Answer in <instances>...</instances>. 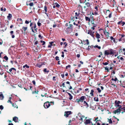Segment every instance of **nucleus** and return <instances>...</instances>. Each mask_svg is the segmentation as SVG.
Instances as JSON below:
<instances>
[{"label": "nucleus", "mask_w": 125, "mask_h": 125, "mask_svg": "<svg viewBox=\"0 0 125 125\" xmlns=\"http://www.w3.org/2000/svg\"><path fill=\"white\" fill-rule=\"evenodd\" d=\"M114 53V51L113 50L111 49L105 51L104 53L105 55H113Z\"/></svg>", "instance_id": "1"}, {"label": "nucleus", "mask_w": 125, "mask_h": 125, "mask_svg": "<svg viewBox=\"0 0 125 125\" xmlns=\"http://www.w3.org/2000/svg\"><path fill=\"white\" fill-rule=\"evenodd\" d=\"M85 98V96H82L79 99H77L76 100V102H77L79 104L80 102H82L83 101Z\"/></svg>", "instance_id": "2"}, {"label": "nucleus", "mask_w": 125, "mask_h": 125, "mask_svg": "<svg viewBox=\"0 0 125 125\" xmlns=\"http://www.w3.org/2000/svg\"><path fill=\"white\" fill-rule=\"evenodd\" d=\"M121 102L119 101L116 100L115 102V105L116 107H118L119 109H121V106L119 105L120 104Z\"/></svg>", "instance_id": "3"}, {"label": "nucleus", "mask_w": 125, "mask_h": 125, "mask_svg": "<svg viewBox=\"0 0 125 125\" xmlns=\"http://www.w3.org/2000/svg\"><path fill=\"white\" fill-rule=\"evenodd\" d=\"M120 37V39H119V41H122L124 43L125 41V40L124 37L125 35L124 34H120L119 35Z\"/></svg>", "instance_id": "4"}, {"label": "nucleus", "mask_w": 125, "mask_h": 125, "mask_svg": "<svg viewBox=\"0 0 125 125\" xmlns=\"http://www.w3.org/2000/svg\"><path fill=\"white\" fill-rule=\"evenodd\" d=\"M94 31L92 30H89L88 31L87 33L90 34L92 37L94 38Z\"/></svg>", "instance_id": "5"}, {"label": "nucleus", "mask_w": 125, "mask_h": 125, "mask_svg": "<svg viewBox=\"0 0 125 125\" xmlns=\"http://www.w3.org/2000/svg\"><path fill=\"white\" fill-rule=\"evenodd\" d=\"M78 119L80 120H81L82 122H83V119L84 118V116L80 113H78Z\"/></svg>", "instance_id": "6"}, {"label": "nucleus", "mask_w": 125, "mask_h": 125, "mask_svg": "<svg viewBox=\"0 0 125 125\" xmlns=\"http://www.w3.org/2000/svg\"><path fill=\"white\" fill-rule=\"evenodd\" d=\"M91 119H87L85 121H84V123L85 124V125H91L90 124L91 123H92L91 121L90 120ZM93 124H92V125Z\"/></svg>", "instance_id": "7"}, {"label": "nucleus", "mask_w": 125, "mask_h": 125, "mask_svg": "<svg viewBox=\"0 0 125 125\" xmlns=\"http://www.w3.org/2000/svg\"><path fill=\"white\" fill-rule=\"evenodd\" d=\"M30 26L31 27H32L33 29L34 28V29L35 31V32H37V29L36 28V25L35 23H32L31 22L30 23Z\"/></svg>", "instance_id": "8"}, {"label": "nucleus", "mask_w": 125, "mask_h": 125, "mask_svg": "<svg viewBox=\"0 0 125 125\" xmlns=\"http://www.w3.org/2000/svg\"><path fill=\"white\" fill-rule=\"evenodd\" d=\"M50 106V104L48 102H45L44 104V106L45 108H48Z\"/></svg>", "instance_id": "9"}, {"label": "nucleus", "mask_w": 125, "mask_h": 125, "mask_svg": "<svg viewBox=\"0 0 125 125\" xmlns=\"http://www.w3.org/2000/svg\"><path fill=\"white\" fill-rule=\"evenodd\" d=\"M72 112L71 111H68L65 112L64 116L67 117L69 115L72 114Z\"/></svg>", "instance_id": "10"}, {"label": "nucleus", "mask_w": 125, "mask_h": 125, "mask_svg": "<svg viewBox=\"0 0 125 125\" xmlns=\"http://www.w3.org/2000/svg\"><path fill=\"white\" fill-rule=\"evenodd\" d=\"M117 24L123 26L125 24V22L121 21L118 22L117 23Z\"/></svg>", "instance_id": "11"}, {"label": "nucleus", "mask_w": 125, "mask_h": 125, "mask_svg": "<svg viewBox=\"0 0 125 125\" xmlns=\"http://www.w3.org/2000/svg\"><path fill=\"white\" fill-rule=\"evenodd\" d=\"M4 98V96L3 95L2 93V92L0 93V100H2Z\"/></svg>", "instance_id": "12"}, {"label": "nucleus", "mask_w": 125, "mask_h": 125, "mask_svg": "<svg viewBox=\"0 0 125 125\" xmlns=\"http://www.w3.org/2000/svg\"><path fill=\"white\" fill-rule=\"evenodd\" d=\"M72 28H71L68 27L66 29V32L67 33H69L71 31H72Z\"/></svg>", "instance_id": "13"}, {"label": "nucleus", "mask_w": 125, "mask_h": 125, "mask_svg": "<svg viewBox=\"0 0 125 125\" xmlns=\"http://www.w3.org/2000/svg\"><path fill=\"white\" fill-rule=\"evenodd\" d=\"M121 111V109L118 108V109L116 110H115L113 111V113L115 114H116L117 113L120 112Z\"/></svg>", "instance_id": "14"}, {"label": "nucleus", "mask_w": 125, "mask_h": 125, "mask_svg": "<svg viewBox=\"0 0 125 125\" xmlns=\"http://www.w3.org/2000/svg\"><path fill=\"white\" fill-rule=\"evenodd\" d=\"M13 120L16 123L18 122V118L17 117H14L13 118Z\"/></svg>", "instance_id": "15"}, {"label": "nucleus", "mask_w": 125, "mask_h": 125, "mask_svg": "<svg viewBox=\"0 0 125 125\" xmlns=\"http://www.w3.org/2000/svg\"><path fill=\"white\" fill-rule=\"evenodd\" d=\"M10 72H16V69L13 68H12L10 69L9 70Z\"/></svg>", "instance_id": "16"}, {"label": "nucleus", "mask_w": 125, "mask_h": 125, "mask_svg": "<svg viewBox=\"0 0 125 125\" xmlns=\"http://www.w3.org/2000/svg\"><path fill=\"white\" fill-rule=\"evenodd\" d=\"M83 104L84 106H85L86 108H87L89 107V105L85 101H84L83 102Z\"/></svg>", "instance_id": "17"}, {"label": "nucleus", "mask_w": 125, "mask_h": 125, "mask_svg": "<svg viewBox=\"0 0 125 125\" xmlns=\"http://www.w3.org/2000/svg\"><path fill=\"white\" fill-rule=\"evenodd\" d=\"M67 93L69 95V99L70 100H71V99H72L73 98V97L72 96L71 94L68 93Z\"/></svg>", "instance_id": "18"}, {"label": "nucleus", "mask_w": 125, "mask_h": 125, "mask_svg": "<svg viewBox=\"0 0 125 125\" xmlns=\"http://www.w3.org/2000/svg\"><path fill=\"white\" fill-rule=\"evenodd\" d=\"M12 17V15L11 14L9 13L8 15L7 16V18L9 20H10Z\"/></svg>", "instance_id": "19"}, {"label": "nucleus", "mask_w": 125, "mask_h": 125, "mask_svg": "<svg viewBox=\"0 0 125 125\" xmlns=\"http://www.w3.org/2000/svg\"><path fill=\"white\" fill-rule=\"evenodd\" d=\"M96 37L97 39H98L100 38V36L98 33H96Z\"/></svg>", "instance_id": "20"}, {"label": "nucleus", "mask_w": 125, "mask_h": 125, "mask_svg": "<svg viewBox=\"0 0 125 125\" xmlns=\"http://www.w3.org/2000/svg\"><path fill=\"white\" fill-rule=\"evenodd\" d=\"M105 34L106 35V37L108 38L109 37V33L108 32H105Z\"/></svg>", "instance_id": "21"}, {"label": "nucleus", "mask_w": 125, "mask_h": 125, "mask_svg": "<svg viewBox=\"0 0 125 125\" xmlns=\"http://www.w3.org/2000/svg\"><path fill=\"white\" fill-rule=\"evenodd\" d=\"M94 92V91L93 90V89L91 90V93H90V94H91V96H93V95H94L93 93Z\"/></svg>", "instance_id": "22"}, {"label": "nucleus", "mask_w": 125, "mask_h": 125, "mask_svg": "<svg viewBox=\"0 0 125 125\" xmlns=\"http://www.w3.org/2000/svg\"><path fill=\"white\" fill-rule=\"evenodd\" d=\"M27 27H23L22 28V29L24 31H25L26 30H27Z\"/></svg>", "instance_id": "23"}, {"label": "nucleus", "mask_w": 125, "mask_h": 125, "mask_svg": "<svg viewBox=\"0 0 125 125\" xmlns=\"http://www.w3.org/2000/svg\"><path fill=\"white\" fill-rule=\"evenodd\" d=\"M6 10V9L5 8H4L3 7L1 8V11H5Z\"/></svg>", "instance_id": "24"}, {"label": "nucleus", "mask_w": 125, "mask_h": 125, "mask_svg": "<svg viewBox=\"0 0 125 125\" xmlns=\"http://www.w3.org/2000/svg\"><path fill=\"white\" fill-rule=\"evenodd\" d=\"M108 122H109V123L110 124H112V121L111 119H108Z\"/></svg>", "instance_id": "25"}, {"label": "nucleus", "mask_w": 125, "mask_h": 125, "mask_svg": "<svg viewBox=\"0 0 125 125\" xmlns=\"http://www.w3.org/2000/svg\"><path fill=\"white\" fill-rule=\"evenodd\" d=\"M1 71L0 72V74L1 75H2L4 73V71H3L1 69Z\"/></svg>", "instance_id": "26"}, {"label": "nucleus", "mask_w": 125, "mask_h": 125, "mask_svg": "<svg viewBox=\"0 0 125 125\" xmlns=\"http://www.w3.org/2000/svg\"><path fill=\"white\" fill-rule=\"evenodd\" d=\"M100 121V120H97V121L96 122V123L97 124V125H100V124L98 122H99Z\"/></svg>", "instance_id": "27"}, {"label": "nucleus", "mask_w": 125, "mask_h": 125, "mask_svg": "<svg viewBox=\"0 0 125 125\" xmlns=\"http://www.w3.org/2000/svg\"><path fill=\"white\" fill-rule=\"evenodd\" d=\"M85 18L86 21H90V19L88 17H86Z\"/></svg>", "instance_id": "28"}, {"label": "nucleus", "mask_w": 125, "mask_h": 125, "mask_svg": "<svg viewBox=\"0 0 125 125\" xmlns=\"http://www.w3.org/2000/svg\"><path fill=\"white\" fill-rule=\"evenodd\" d=\"M31 20L29 21H29H28L26 20L25 21V23H26V24H29V22H31Z\"/></svg>", "instance_id": "29"}, {"label": "nucleus", "mask_w": 125, "mask_h": 125, "mask_svg": "<svg viewBox=\"0 0 125 125\" xmlns=\"http://www.w3.org/2000/svg\"><path fill=\"white\" fill-rule=\"evenodd\" d=\"M94 100L95 101H97V102H98L99 101L98 98H96L95 97L94 98Z\"/></svg>", "instance_id": "30"}, {"label": "nucleus", "mask_w": 125, "mask_h": 125, "mask_svg": "<svg viewBox=\"0 0 125 125\" xmlns=\"http://www.w3.org/2000/svg\"><path fill=\"white\" fill-rule=\"evenodd\" d=\"M85 5L87 6L88 7L90 6V4L88 2L85 3Z\"/></svg>", "instance_id": "31"}, {"label": "nucleus", "mask_w": 125, "mask_h": 125, "mask_svg": "<svg viewBox=\"0 0 125 125\" xmlns=\"http://www.w3.org/2000/svg\"><path fill=\"white\" fill-rule=\"evenodd\" d=\"M4 59L7 61L8 59V58L6 56H5L4 57Z\"/></svg>", "instance_id": "32"}, {"label": "nucleus", "mask_w": 125, "mask_h": 125, "mask_svg": "<svg viewBox=\"0 0 125 125\" xmlns=\"http://www.w3.org/2000/svg\"><path fill=\"white\" fill-rule=\"evenodd\" d=\"M4 108V107L2 105H1L0 106V109L1 110H2Z\"/></svg>", "instance_id": "33"}, {"label": "nucleus", "mask_w": 125, "mask_h": 125, "mask_svg": "<svg viewBox=\"0 0 125 125\" xmlns=\"http://www.w3.org/2000/svg\"><path fill=\"white\" fill-rule=\"evenodd\" d=\"M97 90L98 91L99 93H100L101 92V90L99 88H98L97 89Z\"/></svg>", "instance_id": "34"}, {"label": "nucleus", "mask_w": 125, "mask_h": 125, "mask_svg": "<svg viewBox=\"0 0 125 125\" xmlns=\"http://www.w3.org/2000/svg\"><path fill=\"white\" fill-rule=\"evenodd\" d=\"M44 9L45 12H47V8L46 6H45L44 7Z\"/></svg>", "instance_id": "35"}, {"label": "nucleus", "mask_w": 125, "mask_h": 125, "mask_svg": "<svg viewBox=\"0 0 125 125\" xmlns=\"http://www.w3.org/2000/svg\"><path fill=\"white\" fill-rule=\"evenodd\" d=\"M18 21H21V23H22V21L21 19V18H19L18 19Z\"/></svg>", "instance_id": "36"}, {"label": "nucleus", "mask_w": 125, "mask_h": 125, "mask_svg": "<svg viewBox=\"0 0 125 125\" xmlns=\"http://www.w3.org/2000/svg\"><path fill=\"white\" fill-rule=\"evenodd\" d=\"M3 42L2 41V40L0 38V45H1L2 44Z\"/></svg>", "instance_id": "37"}, {"label": "nucleus", "mask_w": 125, "mask_h": 125, "mask_svg": "<svg viewBox=\"0 0 125 125\" xmlns=\"http://www.w3.org/2000/svg\"><path fill=\"white\" fill-rule=\"evenodd\" d=\"M55 59L57 61L59 60V57L57 56L56 57Z\"/></svg>", "instance_id": "38"}, {"label": "nucleus", "mask_w": 125, "mask_h": 125, "mask_svg": "<svg viewBox=\"0 0 125 125\" xmlns=\"http://www.w3.org/2000/svg\"><path fill=\"white\" fill-rule=\"evenodd\" d=\"M41 43H42V45H44L45 44V42L44 41H41Z\"/></svg>", "instance_id": "39"}, {"label": "nucleus", "mask_w": 125, "mask_h": 125, "mask_svg": "<svg viewBox=\"0 0 125 125\" xmlns=\"http://www.w3.org/2000/svg\"><path fill=\"white\" fill-rule=\"evenodd\" d=\"M122 109L124 111V112H125V107H123L122 108L121 107V110Z\"/></svg>", "instance_id": "40"}, {"label": "nucleus", "mask_w": 125, "mask_h": 125, "mask_svg": "<svg viewBox=\"0 0 125 125\" xmlns=\"http://www.w3.org/2000/svg\"><path fill=\"white\" fill-rule=\"evenodd\" d=\"M55 4H56V6L58 7V8H59V7H60V5L58 4V3H55Z\"/></svg>", "instance_id": "41"}, {"label": "nucleus", "mask_w": 125, "mask_h": 125, "mask_svg": "<svg viewBox=\"0 0 125 125\" xmlns=\"http://www.w3.org/2000/svg\"><path fill=\"white\" fill-rule=\"evenodd\" d=\"M31 30L33 32H35L34 31L33 28L32 27H31Z\"/></svg>", "instance_id": "42"}, {"label": "nucleus", "mask_w": 125, "mask_h": 125, "mask_svg": "<svg viewBox=\"0 0 125 125\" xmlns=\"http://www.w3.org/2000/svg\"><path fill=\"white\" fill-rule=\"evenodd\" d=\"M44 72H49V71H47V69L46 68H45L44 69Z\"/></svg>", "instance_id": "43"}, {"label": "nucleus", "mask_w": 125, "mask_h": 125, "mask_svg": "<svg viewBox=\"0 0 125 125\" xmlns=\"http://www.w3.org/2000/svg\"><path fill=\"white\" fill-rule=\"evenodd\" d=\"M11 104H12V106H13V107H16V105L14 104L13 103H12Z\"/></svg>", "instance_id": "44"}, {"label": "nucleus", "mask_w": 125, "mask_h": 125, "mask_svg": "<svg viewBox=\"0 0 125 125\" xmlns=\"http://www.w3.org/2000/svg\"><path fill=\"white\" fill-rule=\"evenodd\" d=\"M108 64V63L107 62H105L104 63H103V64L104 65H107Z\"/></svg>", "instance_id": "45"}, {"label": "nucleus", "mask_w": 125, "mask_h": 125, "mask_svg": "<svg viewBox=\"0 0 125 125\" xmlns=\"http://www.w3.org/2000/svg\"><path fill=\"white\" fill-rule=\"evenodd\" d=\"M33 3H30V4H29V5L30 6H33Z\"/></svg>", "instance_id": "46"}, {"label": "nucleus", "mask_w": 125, "mask_h": 125, "mask_svg": "<svg viewBox=\"0 0 125 125\" xmlns=\"http://www.w3.org/2000/svg\"><path fill=\"white\" fill-rule=\"evenodd\" d=\"M41 65L40 64H37V66L39 68H40L41 67Z\"/></svg>", "instance_id": "47"}, {"label": "nucleus", "mask_w": 125, "mask_h": 125, "mask_svg": "<svg viewBox=\"0 0 125 125\" xmlns=\"http://www.w3.org/2000/svg\"><path fill=\"white\" fill-rule=\"evenodd\" d=\"M52 45L51 44H50V45H49L48 46V47L49 48H51V47H52Z\"/></svg>", "instance_id": "48"}, {"label": "nucleus", "mask_w": 125, "mask_h": 125, "mask_svg": "<svg viewBox=\"0 0 125 125\" xmlns=\"http://www.w3.org/2000/svg\"><path fill=\"white\" fill-rule=\"evenodd\" d=\"M111 17H112V14L111 13H110V14H109V15L108 16V17H109V18H110Z\"/></svg>", "instance_id": "49"}, {"label": "nucleus", "mask_w": 125, "mask_h": 125, "mask_svg": "<svg viewBox=\"0 0 125 125\" xmlns=\"http://www.w3.org/2000/svg\"><path fill=\"white\" fill-rule=\"evenodd\" d=\"M116 40H116L115 39H114L113 40L114 42L115 43H116L117 42V41H116Z\"/></svg>", "instance_id": "50"}, {"label": "nucleus", "mask_w": 125, "mask_h": 125, "mask_svg": "<svg viewBox=\"0 0 125 125\" xmlns=\"http://www.w3.org/2000/svg\"><path fill=\"white\" fill-rule=\"evenodd\" d=\"M37 24H38V26H41V23L40 22H38L37 23Z\"/></svg>", "instance_id": "51"}, {"label": "nucleus", "mask_w": 125, "mask_h": 125, "mask_svg": "<svg viewBox=\"0 0 125 125\" xmlns=\"http://www.w3.org/2000/svg\"><path fill=\"white\" fill-rule=\"evenodd\" d=\"M86 41L87 42V45H88L89 44V42L88 40V39H87L86 40Z\"/></svg>", "instance_id": "52"}, {"label": "nucleus", "mask_w": 125, "mask_h": 125, "mask_svg": "<svg viewBox=\"0 0 125 125\" xmlns=\"http://www.w3.org/2000/svg\"><path fill=\"white\" fill-rule=\"evenodd\" d=\"M94 27L93 26L92 28H91V30H92V31H94Z\"/></svg>", "instance_id": "53"}, {"label": "nucleus", "mask_w": 125, "mask_h": 125, "mask_svg": "<svg viewBox=\"0 0 125 125\" xmlns=\"http://www.w3.org/2000/svg\"><path fill=\"white\" fill-rule=\"evenodd\" d=\"M70 67H71L70 65H69L68 66H67L66 67V68H68Z\"/></svg>", "instance_id": "54"}, {"label": "nucleus", "mask_w": 125, "mask_h": 125, "mask_svg": "<svg viewBox=\"0 0 125 125\" xmlns=\"http://www.w3.org/2000/svg\"><path fill=\"white\" fill-rule=\"evenodd\" d=\"M64 44L65 45V47H66L67 45V44L66 42H64Z\"/></svg>", "instance_id": "55"}, {"label": "nucleus", "mask_w": 125, "mask_h": 125, "mask_svg": "<svg viewBox=\"0 0 125 125\" xmlns=\"http://www.w3.org/2000/svg\"><path fill=\"white\" fill-rule=\"evenodd\" d=\"M32 83H33V84H34L35 85V81H34V80L33 81H32Z\"/></svg>", "instance_id": "56"}, {"label": "nucleus", "mask_w": 125, "mask_h": 125, "mask_svg": "<svg viewBox=\"0 0 125 125\" xmlns=\"http://www.w3.org/2000/svg\"><path fill=\"white\" fill-rule=\"evenodd\" d=\"M8 103H9V102H10V103L11 104L12 103L11 102V101H10V99H9V100L8 101Z\"/></svg>", "instance_id": "57"}, {"label": "nucleus", "mask_w": 125, "mask_h": 125, "mask_svg": "<svg viewBox=\"0 0 125 125\" xmlns=\"http://www.w3.org/2000/svg\"><path fill=\"white\" fill-rule=\"evenodd\" d=\"M105 70H107V71H108V69H109L108 67H106L105 68Z\"/></svg>", "instance_id": "58"}, {"label": "nucleus", "mask_w": 125, "mask_h": 125, "mask_svg": "<svg viewBox=\"0 0 125 125\" xmlns=\"http://www.w3.org/2000/svg\"><path fill=\"white\" fill-rule=\"evenodd\" d=\"M98 119V117H97L95 118V119H94V121H96V120H97Z\"/></svg>", "instance_id": "59"}, {"label": "nucleus", "mask_w": 125, "mask_h": 125, "mask_svg": "<svg viewBox=\"0 0 125 125\" xmlns=\"http://www.w3.org/2000/svg\"><path fill=\"white\" fill-rule=\"evenodd\" d=\"M73 24L74 25H76L77 26L78 25V24H76L75 22H74L73 23Z\"/></svg>", "instance_id": "60"}, {"label": "nucleus", "mask_w": 125, "mask_h": 125, "mask_svg": "<svg viewBox=\"0 0 125 125\" xmlns=\"http://www.w3.org/2000/svg\"><path fill=\"white\" fill-rule=\"evenodd\" d=\"M110 39L112 40H113L114 39V38L112 36L110 37Z\"/></svg>", "instance_id": "61"}, {"label": "nucleus", "mask_w": 125, "mask_h": 125, "mask_svg": "<svg viewBox=\"0 0 125 125\" xmlns=\"http://www.w3.org/2000/svg\"><path fill=\"white\" fill-rule=\"evenodd\" d=\"M80 55L79 54H78L77 55V56L78 58H79L80 57Z\"/></svg>", "instance_id": "62"}, {"label": "nucleus", "mask_w": 125, "mask_h": 125, "mask_svg": "<svg viewBox=\"0 0 125 125\" xmlns=\"http://www.w3.org/2000/svg\"><path fill=\"white\" fill-rule=\"evenodd\" d=\"M25 66H26V67L27 68H28L29 67V66H28L27 65V64H25Z\"/></svg>", "instance_id": "63"}, {"label": "nucleus", "mask_w": 125, "mask_h": 125, "mask_svg": "<svg viewBox=\"0 0 125 125\" xmlns=\"http://www.w3.org/2000/svg\"><path fill=\"white\" fill-rule=\"evenodd\" d=\"M12 35V38H14L15 36H14V35Z\"/></svg>", "instance_id": "64"}]
</instances>
